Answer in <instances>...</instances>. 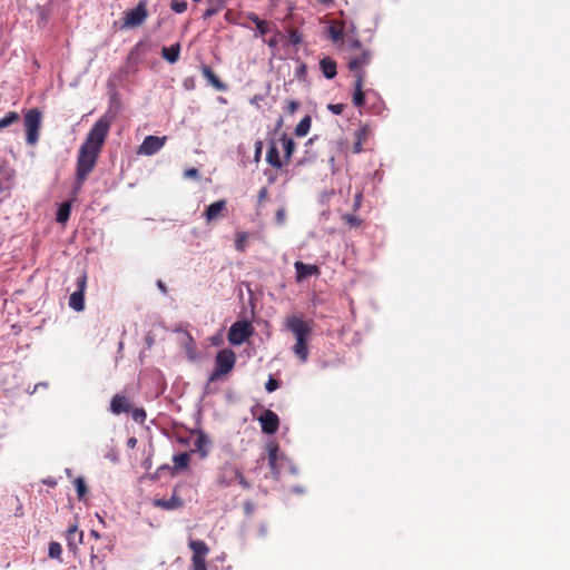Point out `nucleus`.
Returning <instances> with one entry per match:
<instances>
[{
	"instance_id": "obj_1",
	"label": "nucleus",
	"mask_w": 570,
	"mask_h": 570,
	"mask_svg": "<svg viewBox=\"0 0 570 570\" xmlns=\"http://www.w3.org/2000/svg\"><path fill=\"white\" fill-rule=\"evenodd\" d=\"M112 124V115L104 114L90 128L79 148L77 159L96 165Z\"/></svg>"
},
{
	"instance_id": "obj_2",
	"label": "nucleus",
	"mask_w": 570,
	"mask_h": 570,
	"mask_svg": "<svg viewBox=\"0 0 570 570\" xmlns=\"http://www.w3.org/2000/svg\"><path fill=\"white\" fill-rule=\"evenodd\" d=\"M42 115L38 108L29 109L23 117V126L26 131V144L35 146L39 140V131L41 128Z\"/></svg>"
},
{
	"instance_id": "obj_3",
	"label": "nucleus",
	"mask_w": 570,
	"mask_h": 570,
	"mask_svg": "<svg viewBox=\"0 0 570 570\" xmlns=\"http://www.w3.org/2000/svg\"><path fill=\"white\" fill-rule=\"evenodd\" d=\"M254 333V327L248 320L236 321L227 333V340L232 345L239 346Z\"/></svg>"
},
{
	"instance_id": "obj_4",
	"label": "nucleus",
	"mask_w": 570,
	"mask_h": 570,
	"mask_svg": "<svg viewBox=\"0 0 570 570\" xmlns=\"http://www.w3.org/2000/svg\"><path fill=\"white\" fill-rule=\"evenodd\" d=\"M147 0H139L137 6L125 12L122 28L131 29L145 22L148 17Z\"/></svg>"
},
{
	"instance_id": "obj_5",
	"label": "nucleus",
	"mask_w": 570,
	"mask_h": 570,
	"mask_svg": "<svg viewBox=\"0 0 570 570\" xmlns=\"http://www.w3.org/2000/svg\"><path fill=\"white\" fill-rule=\"evenodd\" d=\"M286 328L293 333L296 340H308L312 334V324L298 316L286 320Z\"/></svg>"
},
{
	"instance_id": "obj_6",
	"label": "nucleus",
	"mask_w": 570,
	"mask_h": 570,
	"mask_svg": "<svg viewBox=\"0 0 570 570\" xmlns=\"http://www.w3.org/2000/svg\"><path fill=\"white\" fill-rule=\"evenodd\" d=\"M240 476V469L232 462L224 463L217 474V483L219 487L228 488Z\"/></svg>"
},
{
	"instance_id": "obj_7",
	"label": "nucleus",
	"mask_w": 570,
	"mask_h": 570,
	"mask_svg": "<svg viewBox=\"0 0 570 570\" xmlns=\"http://www.w3.org/2000/svg\"><path fill=\"white\" fill-rule=\"evenodd\" d=\"M87 285V276L83 273L77 278V289L69 297V306L76 311L85 309V291Z\"/></svg>"
},
{
	"instance_id": "obj_8",
	"label": "nucleus",
	"mask_w": 570,
	"mask_h": 570,
	"mask_svg": "<svg viewBox=\"0 0 570 570\" xmlns=\"http://www.w3.org/2000/svg\"><path fill=\"white\" fill-rule=\"evenodd\" d=\"M235 363L236 354L230 348H222L215 356V366L223 371L225 374H228L234 368Z\"/></svg>"
},
{
	"instance_id": "obj_9",
	"label": "nucleus",
	"mask_w": 570,
	"mask_h": 570,
	"mask_svg": "<svg viewBox=\"0 0 570 570\" xmlns=\"http://www.w3.org/2000/svg\"><path fill=\"white\" fill-rule=\"evenodd\" d=\"M263 433L272 435L275 434L279 428V417L272 410H264L258 417Z\"/></svg>"
},
{
	"instance_id": "obj_10",
	"label": "nucleus",
	"mask_w": 570,
	"mask_h": 570,
	"mask_svg": "<svg viewBox=\"0 0 570 570\" xmlns=\"http://www.w3.org/2000/svg\"><path fill=\"white\" fill-rule=\"evenodd\" d=\"M96 165L89 164L87 161H81L77 159L76 164V179L72 187V194L77 195L81 189L83 183L88 178L89 174L92 171Z\"/></svg>"
},
{
	"instance_id": "obj_11",
	"label": "nucleus",
	"mask_w": 570,
	"mask_h": 570,
	"mask_svg": "<svg viewBox=\"0 0 570 570\" xmlns=\"http://www.w3.org/2000/svg\"><path fill=\"white\" fill-rule=\"evenodd\" d=\"M166 137H158L149 135L145 137L142 144L139 147V154L146 156H153L157 154L165 145Z\"/></svg>"
},
{
	"instance_id": "obj_12",
	"label": "nucleus",
	"mask_w": 570,
	"mask_h": 570,
	"mask_svg": "<svg viewBox=\"0 0 570 570\" xmlns=\"http://www.w3.org/2000/svg\"><path fill=\"white\" fill-rule=\"evenodd\" d=\"M83 532L78 530L77 525L73 524L66 531L67 547L69 551L76 553L79 544L82 543Z\"/></svg>"
},
{
	"instance_id": "obj_13",
	"label": "nucleus",
	"mask_w": 570,
	"mask_h": 570,
	"mask_svg": "<svg viewBox=\"0 0 570 570\" xmlns=\"http://www.w3.org/2000/svg\"><path fill=\"white\" fill-rule=\"evenodd\" d=\"M227 210V202L225 199H219L209 204L204 210V217L206 220L213 222L217 219L224 212Z\"/></svg>"
},
{
	"instance_id": "obj_14",
	"label": "nucleus",
	"mask_w": 570,
	"mask_h": 570,
	"mask_svg": "<svg viewBox=\"0 0 570 570\" xmlns=\"http://www.w3.org/2000/svg\"><path fill=\"white\" fill-rule=\"evenodd\" d=\"M185 504L184 500L176 494V490L169 499H155L154 505L161 508L166 511H173L183 508Z\"/></svg>"
},
{
	"instance_id": "obj_15",
	"label": "nucleus",
	"mask_w": 570,
	"mask_h": 570,
	"mask_svg": "<svg viewBox=\"0 0 570 570\" xmlns=\"http://www.w3.org/2000/svg\"><path fill=\"white\" fill-rule=\"evenodd\" d=\"M296 272V279L303 281L311 276H317L320 274V268L316 265L305 264L303 262H295L294 264Z\"/></svg>"
},
{
	"instance_id": "obj_16",
	"label": "nucleus",
	"mask_w": 570,
	"mask_h": 570,
	"mask_svg": "<svg viewBox=\"0 0 570 570\" xmlns=\"http://www.w3.org/2000/svg\"><path fill=\"white\" fill-rule=\"evenodd\" d=\"M356 80L354 83V95H353V104L355 107H363L365 105V94L363 91V82L365 78L364 71H358L356 75Z\"/></svg>"
},
{
	"instance_id": "obj_17",
	"label": "nucleus",
	"mask_w": 570,
	"mask_h": 570,
	"mask_svg": "<svg viewBox=\"0 0 570 570\" xmlns=\"http://www.w3.org/2000/svg\"><path fill=\"white\" fill-rule=\"evenodd\" d=\"M372 60V52L370 50H363L360 56L353 57L347 63V68L351 71H363L362 68L368 66Z\"/></svg>"
},
{
	"instance_id": "obj_18",
	"label": "nucleus",
	"mask_w": 570,
	"mask_h": 570,
	"mask_svg": "<svg viewBox=\"0 0 570 570\" xmlns=\"http://www.w3.org/2000/svg\"><path fill=\"white\" fill-rule=\"evenodd\" d=\"M210 445H212V441H210L209 436L204 431H199L198 435L194 442V446H195L196 452L199 453V456L202 459H205L208 455Z\"/></svg>"
},
{
	"instance_id": "obj_19",
	"label": "nucleus",
	"mask_w": 570,
	"mask_h": 570,
	"mask_svg": "<svg viewBox=\"0 0 570 570\" xmlns=\"http://www.w3.org/2000/svg\"><path fill=\"white\" fill-rule=\"evenodd\" d=\"M203 76L207 79V81L217 90L226 91L227 86L217 77L214 70L208 65L202 66Z\"/></svg>"
},
{
	"instance_id": "obj_20",
	"label": "nucleus",
	"mask_w": 570,
	"mask_h": 570,
	"mask_svg": "<svg viewBox=\"0 0 570 570\" xmlns=\"http://www.w3.org/2000/svg\"><path fill=\"white\" fill-rule=\"evenodd\" d=\"M110 411L114 414L128 413L130 411V404L126 396L116 394L110 402Z\"/></svg>"
},
{
	"instance_id": "obj_21",
	"label": "nucleus",
	"mask_w": 570,
	"mask_h": 570,
	"mask_svg": "<svg viewBox=\"0 0 570 570\" xmlns=\"http://www.w3.org/2000/svg\"><path fill=\"white\" fill-rule=\"evenodd\" d=\"M180 56V43L176 42L169 47H163L161 57L169 63H176Z\"/></svg>"
},
{
	"instance_id": "obj_22",
	"label": "nucleus",
	"mask_w": 570,
	"mask_h": 570,
	"mask_svg": "<svg viewBox=\"0 0 570 570\" xmlns=\"http://www.w3.org/2000/svg\"><path fill=\"white\" fill-rule=\"evenodd\" d=\"M320 68L326 79H333L337 75L336 62L330 57L321 59Z\"/></svg>"
},
{
	"instance_id": "obj_23",
	"label": "nucleus",
	"mask_w": 570,
	"mask_h": 570,
	"mask_svg": "<svg viewBox=\"0 0 570 570\" xmlns=\"http://www.w3.org/2000/svg\"><path fill=\"white\" fill-rule=\"evenodd\" d=\"M266 161L274 168L281 169L284 166L279 157V151L274 142L271 144L266 154Z\"/></svg>"
},
{
	"instance_id": "obj_24",
	"label": "nucleus",
	"mask_w": 570,
	"mask_h": 570,
	"mask_svg": "<svg viewBox=\"0 0 570 570\" xmlns=\"http://www.w3.org/2000/svg\"><path fill=\"white\" fill-rule=\"evenodd\" d=\"M189 549L193 551V557H206L209 552L207 543L203 540H189Z\"/></svg>"
},
{
	"instance_id": "obj_25",
	"label": "nucleus",
	"mask_w": 570,
	"mask_h": 570,
	"mask_svg": "<svg viewBox=\"0 0 570 570\" xmlns=\"http://www.w3.org/2000/svg\"><path fill=\"white\" fill-rule=\"evenodd\" d=\"M121 109V100L117 91L112 90L109 96V107L105 114L112 115V121L116 119L118 112Z\"/></svg>"
},
{
	"instance_id": "obj_26",
	"label": "nucleus",
	"mask_w": 570,
	"mask_h": 570,
	"mask_svg": "<svg viewBox=\"0 0 570 570\" xmlns=\"http://www.w3.org/2000/svg\"><path fill=\"white\" fill-rule=\"evenodd\" d=\"M308 340H296L295 345L293 346V351L295 355L305 363L308 358Z\"/></svg>"
},
{
	"instance_id": "obj_27",
	"label": "nucleus",
	"mask_w": 570,
	"mask_h": 570,
	"mask_svg": "<svg viewBox=\"0 0 570 570\" xmlns=\"http://www.w3.org/2000/svg\"><path fill=\"white\" fill-rule=\"evenodd\" d=\"M208 8L203 13V19H209L213 16L217 14L219 10L224 7L225 0H207Z\"/></svg>"
},
{
	"instance_id": "obj_28",
	"label": "nucleus",
	"mask_w": 570,
	"mask_h": 570,
	"mask_svg": "<svg viewBox=\"0 0 570 570\" xmlns=\"http://www.w3.org/2000/svg\"><path fill=\"white\" fill-rule=\"evenodd\" d=\"M71 213V204L68 202H65L60 204L56 212V220L59 224H65L68 222Z\"/></svg>"
},
{
	"instance_id": "obj_29",
	"label": "nucleus",
	"mask_w": 570,
	"mask_h": 570,
	"mask_svg": "<svg viewBox=\"0 0 570 570\" xmlns=\"http://www.w3.org/2000/svg\"><path fill=\"white\" fill-rule=\"evenodd\" d=\"M279 140L282 141V145H283L284 158H285V160H288L294 154L295 141L291 137H288L286 134H283L281 136Z\"/></svg>"
},
{
	"instance_id": "obj_30",
	"label": "nucleus",
	"mask_w": 570,
	"mask_h": 570,
	"mask_svg": "<svg viewBox=\"0 0 570 570\" xmlns=\"http://www.w3.org/2000/svg\"><path fill=\"white\" fill-rule=\"evenodd\" d=\"M311 125H312V118L309 115H306L305 117H303L301 119V121L295 127V135L297 137H305L311 129Z\"/></svg>"
},
{
	"instance_id": "obj_31",
	"label": "nucleus",
	"mask_w": 570,
	"mask_h": 570,
	"mask_svg": "<svg viewBox=\"0 0 570 570\" xmlns=\"http://www.w3.org/2000/svg\"><path fill=\"white\" fill-rule=\"evenodd\" d=\"M173 462L175 464V470L186 469L189 465L190 456L187 452H181L173 456Z\"/></svg>"
},
{
	"instance_id": "obj_32",
	"label": "nucleus",
	"mask_w": 570,
	"mask_h": 570,
	"mask_svg": "<svg viewBox=\"0 0 570 570\" xmlns=\"http://www.w3.org/2000/svg\"><path fill=\"white\" fill-rule=\"evenodd\" d=\"M20 116L17 111H9L4 117L0 118V131L18 122Z\"/></svg>"
},
{
	"instance_id": "obj_33",
	"label": "nucleus",
	"mask_w": 570,
	"mask_h": 570,
	"mask_svg": "<svg viewBox=\"0 0 570 570\" xmlns=\"http://www.w3.org/2000/svg\"><path fill=\"white\" fill-rule=\"evenodd\" d=\"M279 446L276 442L267 443L268 463L281 461Z\"/></svg>"
},
{
	"instance_id": "obj_34",
	"label": "nucleus",
	"mask_w": 570,
	"mask_h": 570,
	"mask_svg": "<svg viewBox=\"0 0 570 570\" xmlns=\"http://www.w3.org/2000/svg\"><path fill=\"white\" fill-rule=\"evenodd\" d=\"M73 483H75L78 499L82 500L88 492V488H87V484H86L83 478L78 476Z\"/></svg>"
},
{
	"instance_id": "obj_35",
	"label": "nucleus",
	"mask_w": 570,
	"mask_h": 570,
	"mask_svg": "<svg viewBox=\"0 0 570 570\" xmlns=\"http://www.w3.org/2000/svg\"><path fill=\"white\" fill-rule=\"evenodd\" d=\"M61 553H62V548L59 542L52 541L49 543L48 556L51 559L60 560Z\"/></svg>"
},
{
	"instance_id": "obj_36",
	"label": "nucleus",
	"mask_w": 570,
	"mask_h": 570,
	"mask_svg": "<svg viewBox=\"0 0 570 570\" xmlns=\"http://www.w3.org/2000/svg\"><path fill=\"white\" fill-rule=\"evenodd\" d=\"M328 35H330V38L334 41V42H338V41H342L343 40V36H344V30L343 28H336L334 26H330L328 29Z\"/></svg>"
},
{
	"instance_id": "obj_37",
	"label": "nucleus",
	"mask_w": 570,
	"mask_h": 570,
	"mask_svg": "<svg viewBox=\"0 0 570 570\" xmlns=\"http://www.w3.org/2000/svg\"><path fill=\"white\" fill-rule=\"evenodd\" d=\"M316 159V154L308 150L307 148L305 149V153H304V156L297 160V166H304V165H307V164H312L314 163Z\"/></svg>"
},
{
	"instance_id": "obj_38",
	"label": "nucleus",
	"mask_w": 570,
	"mask_h": 570,
	"mask_svg": "<svg viewBox=\"0 0 570 570\" xmlns=\"http://www.w3.org/2000/svg\"><path fill=\"white\" fill-rule=\"evenodd\" d=\"M187 6L186 0H174L170 3V9L176 13H183L187 10Z\"/></svg>"
},
{
	"instance_id": "obj_39",
	"label": "nucleus",
	"mask_w": 570,
	"mask_h": 570,
	"mask_svg": "<svg viewBox=\"0 0 570 570\" xmlns=\"http://www.w3.org/2000/svg\"><path fill=\"white\" fill-rule=\"evenodd\" d=\"M146 50H147L146 41L145 40H140L130 49L129 52H131L134 55H137L139 57H142Z\"/></svg>"
},
{
	"instance_id": "obj_40",
	"label": "nucleus",
	"mask_w": 570,
	"mask_h": 570,
	"mask_svg": "<svg viewBox=\"0 0 570 570\" xmlns=\"http://www.w3.org/2000/svg\"><path fill=\"white\" fill-rule=\"evenodd\" d=\"M206 557H191L193 570H207Z\"/></svg>"
},
{
	"instance_id": "obj_41",
	"label": "nucleus",
	"mask_w": 570,
	"mask_h": 570,
	"mask_svg": "<svg viewBox=\"0 0 570 570\" xmlns=\"http://www.w3.org/2000/svg\"><path fill=\"white\" fill-rule=\"evenodd\" d=\"M288 42L293 46H297L302 42V35L296 29L288 31Z\"/></svg>"
},
{
	"instance_id": "obj_42",
	"label": "nucleus",
	"mask_w": 570,
	"mask_h": 570,
	"mask_svg": "<svg viewBox=\"0 0 570 570\" xmlns=\"http://www.w3.org/2000/svg\"><path fill=\"white\" fill-rule=\"evenodd\" d=\"M281 386V382L273 377V375H269L267 382L265 383V390L268 393H272L276 391Z\"/></svg>"
},
{
	"instance_id": "obj_43",
	"label": "nucleus",
	"mask_w": 570,
	"mask_h": 570,
	"mask_svg": "<svg viewBox=\"0 0 570 570\" xmlns=\"http://www.w3.org/2000/svg\"><path fill=\"white\" fill-rule=\"evenodd\" d=\"M132 420L137 423H144L146 420V411L142 407H137L131 413Z\"/></svg>"
},
{
	"instance_id": "obj_44",
	"label": "nucleus",
	"mask_w": 570,
	"mask_h": 570,
	"mask_svg": "<svg viewBox=\"0 0 570 570\" xmlns=\"http://www.w3.org/2000/svg\"><path fill=\"white\" fill-rule=\"evenodd\" d=\"M343 219L346 224H348L351 227H358L362 224V219H360L357 216L352 214H346L343 216Z\"/></svg>"
},
{
	"instance_id": "obj_45",
	"label": "nucleus",
	"mask_w": 570,
	"mask_h": 570,
	"mask_svg": "<svg viewBox=\"0 0 570 570\" xmlns=\"http://www.w3.org/2000/svg\"><path fill=\"white\" fill-rule=\"evenodd\" d=\"M139 70V66L137 65H130V63H127L126 62V66L120 70V72L128 77V76H134L138 72Z\"/></svg>"
},
{
	"instance_id": "obj_46",
	"label": "nucleus",
	"mask_w": 570,
	"mask_h": 570,
	"mask_svg": "<svg viewBox=\"0 0 570 570\" xmlns=\"http://www.w3.org/2000/svg\"><path fill=\"white\" fill-rule=\"evenodd\" d=\"M175 469H173L171 466H169L168 464H163L160 465L156 472L151 475V479L153 480H159L160 476H161V473L163 472H170V473H174Z\"/></svg>"
},
{
	"instance_id": "obj_47",
	"label": "nucleus",
	"mask_w": 570,
	"mask_h": 570,
	"mask_svg": "<svg viewBox=\"0 0 570 570\" xmlns=\"http://www.w3.org/2000/svg\"><path fill=\"white\" fill-rule=\"evenodd\" d=\"M307 76V66L304 62H301L299 66L295 70V77L299 80H304Z\"/></svg>"
},
{
	"instance_id": "obj_48",
	"label": "nucleus",
	"mask_w": 570,
	"mask_h": 570,
	"mask_svg": "<svg viewBox=\"0 0 570 570\" xmlns=\"http://www.w3.org/2000/svg\"><path fill=\"white\" fill-rule=\"evenodd\" d=\"M254 147H255V150H254V161L258 163L261 160V157H262L264 144H263L262 140H256Z\"/></svg>"
},
{
	"instance_id": "obj_49",
	"label": "nucleus",
	"mask_w": 570,
	"mask_h": 570,
	"mask_svg": "<svg viewBox=\"0 0 570 570\" xmlns=\"http://www.w3.org/2000/svg\"><path fill=\"white\" fill-rule=\"evenodd\" d=\"M285 220H286V210H285V208H283V207L278 208L276 210V214H275V222H276V224L282 226V225L285 224Z\"/></svg>"
},
{
	"instance_id": "obj_50",
	"label": "nucleus",
	"mask_w": 570,
	"mask_h": 570,
	"mask_svg": "<svg viewBox=\"0 0 570 570\" xmlns=\"http://www.w3.org/2000/svg\"><path fill=\"white\" fill-rule=\"evenodd\" d=\"M283 462L281 461V464L278 463V461H274L273 463H268L269 465V469H271V472L273 474V476L277 480L281 475V466H282Z\"/></svg>"
},
{
	"instance_id": "obj_51",
	"label": "nucleus",
	"mask_w": 570,
	"mask_h": 570,
	"mask_svg": "<svg viewBox=\"0 0 570 570\" xmlns=\"http://www.w3.org/2000/svg\"><path fill=\"white\" fill-rule=\"evenodd\" d=\"M281 461L282 462H286L288 463V469H289V472L293 474V475H297L298 474V469L297 466L285 455V454H281Z\"/></svg>"
},
{
	"instance_id": "obj_52",
	"label": "nucleus",
	"mask_w": 570,
	"mask_h": 570,
	"mask_svg": "<svg viewBox=\"0 0 570 570\" xmlns=\"http://www.w3.org/2000/svg\"><path fill=\"white\" fill-rule=\"evenodd\" d=\"M224 375H226V374L215 366L214 371L208 376V381H209V383H214V382L218 381Z\"/></svg>"
},
{
	"instance_id": "obj_53",
	"label": "nucleus",
	"mask_w": 570,
	"mask_h": 570,
	"mask_svg": "<svg viewBox=\"0 0 570 570\" xmlns=\"http://www.w3.org/2000/svg\"><path fill=\"white\" fill-rule=\"evenodd\" d=\"M344 107L345 106L343 104H330L327 109L334 115H341L344 110Z\"/></svg>"
},
{
	"instance_id": "obj_54",
	"label": "nucleus",
	"mask_w": 570,
	"mask_h": 570,
	"mask_svg": "<svg viewBox=\"0 0 570 570\" xmlns=\"http://www.w3.org/2000/svg\"><path fill=\"white\" fill-rule=\"evenodd\" d=\"M247 19L255 23L256 28H258L259 24H265V20L261 19L256 13L248 12L246 14Z\"/></svg>"
},
{
	"instance_id": "obj_55",
	"label": "nucleus",
	"mask_w": 570,
	"mask_h": 570,
	"mask_svg": "<svg viewBox=\"0 0 570 570\" xmlns=\"http://www.w3.org/2000/svg\"><path fill=\"white\" fill-rule=\"evenodd\" d=\"M247 19L255 23L256 28H258L259 24H265V20L261 19L256 13L248 12L246 14Z\"/></svg>"
},
{
	"instance_id": "obj_56",
	"label": "nucleus",
	"mask_w": 570,
	"mask_h": 570,
	"mask_svg": "<svg viewBox=\"0 0 570 570\" xmlns=\"http://www.w3.org/2000/svg\"><path fill=\"white\" fill-rule=\"evenodd\" d=\"M127 63H130V65H137L139 66V63L141 62V57L137 56V55H134L131 52L128 53L127 56V60H126Z\"/></svg>"
},
{
	"instance_id": "obj_57",
	"label": "nucleus",
	"mask_w": 570,
	"mask_h": 570,
	"mask_svg": "<svg viewBox=\"0 0 570 570\" xmlns=\"http://www.w3.org/2000/svg\"><path fill=\"white\" fill-rule=\"evenodd\" d=\"M243 508H244V512H245V514H246L247 517L252 515V514H253V512H254V509H255V507H254L253 502H252V501H249V500H247V501H245V502H244Z\"/></svg>"
},
{
	"instance_id": "obj_58",
	"label": "nucleus",
	"mask_w": 570,
	"mask_h": 570,
	"mask_svg": "<svg viewBox=\"0 0 570 570\" xmlns=\"http://www.w3.org/2000/svg\"><path fill=\"white\" fill-rule=\"evenodd\" d=\"M212 384L213 383H209V381L207 380V383L204 386V392H203L204 395H210V394H215L217 392L218 389L216 386H213Z\"/></svg>"
},
{
	"instance_id": "obj_59",
	"label": "nucleus",
	"mask_w": 570,
	"mask_h": 570,
	"mask_svg": "<svg viewBox=\"0 0 570 570\" xmlns=\"http://www.w3.org/2000/svg\"><path fill=\"white\" fill-rule=\"evenodd\" d=\"M183 86L186 90L195 89V79L193 77H187L183 81Z\"/></svg>"
},
{
	"instance_id": "obj_60",
	"label": "nucleus",
	"mask_w": 570,
	"mask_h": 570,
	"mask_svg": "<svg viewBox=\"0 0 570 570\" xmlns=\"http://www.w3.org/2000/svg\"><path fill=\"white\" fill-rule=\"evenodd\" d=\"M299 107V104L295 100H291L287 104L286 111L291 115H293Z\"/></svg>"
},
{
	"instance_id": "obj_61",
	"label": "nucleus",
	"mask_w": 570,
	"mask_h": 570,
	"mask_svg": "<svg viewBox=\"0 0 570 570\" xmlns=\"http://www.w3.org/2000/svg\"><path fill=\"white\" fill-rule=\"evenodd\" d=\"M184 176L186 178H198L199 171L197 168H188L187 170H185Z\"/></svg>"
},
{
	"instance_id": "obj_62",
	"label": "nucleus",
	"mask_w": 570,
	"mask_h": 570,
	"mask_svg": "<svg viewBox=\"0 0 570 570\" xmlns=\"http://www.w3.org/2000/svg\"><path fill=\"white\" fill-rule=\"evenodd\" d=\"M259 36H265L269 32V27L267 21H265V24H259L258 28H256Z\"/></svg>"
},
{
	"instance_id": "obj_63",
	"label": "nucleus",
	"mask_w": 570,
	"mask_h": 570,
	"mask_svg": "<svg viewBox=\"0 0 570 570\" xmlns=\"http://www.w3.org/2000/svg\"><path fill=\"white\" fill-rule=\"evenodd\" d=\"M236 481H238V484L243 489H249L250 488V483L243 476L242 472H240V476H237Z\"/></svg>"
},
{
	"instance_id": "obj_64",
	"label": "nucleus",
	"mask_w": 570,
	"mask_h": 570,
	"mask_svg": "<svg viewBox=\"0 0 570 570\" xmlns=\"http://www.w3.org/2000/svg\"><path fill=\"white\" fill-rule=\"evenodd\" d=\"M267 195H268L267 187L261 188L259 191H258V196H257L258 197V203H262L264 199H266Z\"/></svg>"
}]
</instances>
